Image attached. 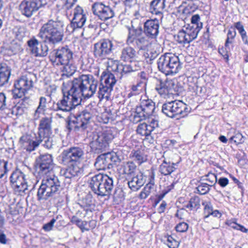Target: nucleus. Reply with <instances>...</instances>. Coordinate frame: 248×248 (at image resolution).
Wrapping results in <instances>:
<instances>
[{
  "mask_svg": "<svg viewBox=\"0 0 248 248\" xmlns=\"http://www.w3.org/2000/svg\"><path fill=\"white\" fill-rule=\"evenodd\" d=\"M157 67L159 70L166 75L175 74L182 68L178 57L170 53H166L159 57Z\"/></svg>",
  "mask_w": 248,
  "mask_h": 248,
  "instance_id": "nucleus-6",
  "label": "nucleus"
},
{
  "mask_svg": "<svg viewBox=\"0 0 248 248\" xmlns=\"http://www.w3.org/2000/svg\"><path fill=\"white\" fill-rule=\"evenodd\" d=\"M26 175L19 170L13 171L10 177V183L15 192L19 195L25 193L30 186L28 184Z\"/></svg>",
  "mask_w": 248,
  "mask_h": 248,
  "instance_id": "nucleus-15",
  "label": "nucleus"
},
{
  "mask_svg": "<svg viewBox=\"0 0 248 248\" xmlns=\"http://www.w3.org/2000/svg\"><path fill=\"white\" fill-rule=\"evenodd\" d=\"M92 9L93 14L103 21H106L114 16V13L112 9L109 6L105 5L102 2L94 3L92 5Z\"/></svg>",
  "mask_w": 248,
  "mask_h": 248,
  "instance_id": "nucleus-20",
  "label": "nucleus"
},
{
  "mask_svg": "<svg viewBox=\"0 0 248 248\" xmlns=\"http://www.w3.org/2000/svg\"><path fill=\"white\" fill-rule=\"evenodd\" d=\"M74 90L70 84L69 89H67V92L63 93L62 98L56 103L57 107L54 109L55 111L69 112L80 104L81 98L77 93L74 92Z\"/></svg>",
  "mask_w": 248,
  "mask_h": 248,
  "instance_id": "nucleus-9",
  "label": "nucleus"
},
{
  "mask_svg": "<svg viewBox=\"0 0 248 248\" xmlns=\"http://www.w3.org/2000/svg\"><path fill=\"white\" fill-rule=\"evenodd\" d=\"M155 109V103L150 99L142 100L137 106L134 114L131 116V121L138 123L151 115Z\"/></svg>",
  "mask_w": 248,
  "mask_h": 248,
  "instance_id": "nucleus-14",
  "label": "nucleus"
},
{
  "mask_svg": "<svg viewBox=\"0 0 248 248\" xmlns=\"http://www.w3.org/2000/svg\"><path fill=\"white\" fill-rule=\"evenodd\" d=\"M47 100L44 96H41L39 98V105L38 106L43 108L46 109Z\"/></svg>",
  "mask_w": 248,
  "mask_h": 248,
  "instance_id": "nucleus-62",
  "label": "nucleus"
},
{
  "mask_svg": "<svg viewBox=\"0 0 248 248\" xmlns=\"http://www.w3.org/2000/svg\"><path fill=\"white\" fill-rule=\"evenodd\" d=\"M146 123L147 125L151 127V131L152 132L155 128L158 126V120L153 118H150Z\"/></svg>",
  "mask_w": 248,
  "mask_h": 248,
  "instance_id": "nucleus-56",
  "label": "nucleus"
},
{
  "mask_svg": "<svg viewBox=\"0 0 248 248\" xmlns=\"http://www.w3.org/2000/svg\"><path fill=\"white\" fill-rule=\"evenodd\" d=\"M62 67L61 69L62 74L61 80L71 77L77 70V67L74 62V60L64 64H62Z\"/></svg>",
  "mask_w": 248,
  "mask_h": 248,
  "instance_id": "nucleus-31",
  "label": "nucleus"
},
{
  "mask_svg": "<svg viewBox=\"0 0 248 248\" xmlns=\"http://www.w3.org/2000/svg\"><path fill=\"white\" fill-rule=\"evenodd\" d=\"M52 119L50 117L42 118L39 122L38 128V136L43 137L45 135H49L52 131Z\"/></svg>",
  "mask_w": 248,
  "mask_h": 248,
  "instance_id": "nucleus-25",
  "label": "nucleus"
},
{
  "mask_svg": "<svg viewBox=\"0 0 248 248\" xmlns=\"http://www.w3.org/2000/svg\"><path fill=\"white\" fill-rule=\"evenodd\" d=\"M143 83L142 82H140L136 85H134L131 87L132 91L134 93V95L139 94L140 91L142 89L141 84Z\"/></svg>",
  "mask_w": 248,
  "mask_h": 248,
  "instance_id": "nucleus-57",
  "label": "nucleus"
},
{
  "mask_svg": "<svg viewBox=\"0 0 248 248\" xmlns=\"http://www.w3.org/2000/svg\"><path fill=\"white\" fill-rule=\"evenodd\" d=\"M92 118V114L87 110H83L75 116L68 123V128L70 130L78 131L84 130L88 126Z\"/></svg>",
  "mask_w": 248,
  "mask_h": 248,
  "instance_id": "nucleus-16",
  "label": "nucleus"
},
{
  "mask_svg": "<svg viewBox=\"0 0 248 248\" xmlns=\"http://www.w3.org/2000/svg\"><path fill=\"white\" fill-rule=\"evenodd\" d=\"M57 89V86L55 84L49 85L46 87V93L48 95L50 96L56 93Z\"/></svg>",
  "mask_w": 248,
  "mask_h": 248,
  "instance_id": "nucleus-61",
  "label": "nucleus"
},
{
  "mask_svg": "<svg viewBox=\"0 0 248 248\" xmlns=\"http://www.w3.org/2000/svg\"><path fill=\"white\" fill-rule=\"evenodd\" d=\"M70 84L80 98H90L95 93L98 81L91 75H81L75 78Z\"/></svg>",
  "mask_w": 248,
  "mask_h": 248,
  "instance_id": "nucleus-3",
  "label": "nucleus"
},
{
  "mask_svg": "<svg viewBox=\"0 0 248 248\" xmlns=\"http://www.w3.org/2000/svg\"><path fill=\"white\" fill-rule=\"evenodd\" d=\"M209 186H212L206 183H201L197 187L198 192L201 195L206 194L210 190Z\"/></svg>",
  "mask_w": 248,
  "mask_h": 248,
  "instance_id": "nucleus-48",
  "label": "nucleus"
},
{
  "mask_svg": "<svg viewBox=\"0 0 248 248\" xmlns=\"http://www.w3.org/2000/svg\"><path fill=\"white\" fill-rule=\"evenodd\" d=\"M137 132L141 136L147 137L150 135L152 131L151 127L147 125L146 123H143L138 125Z\"/></svg>",
  "mask_w": 248,
  "mask_h": 248,
  "instance_id": "nucleus-41",
  "label": "nucleus"
},
{
  "mask_svg": "<svg viewBox=\"0 0 248 248\" xmlns=\"http://www.w3.org/2000/svg\"><path fill=\"white\" fill-rule=\"evenodd\" d=\"M82 206L84 208V211L88 213L89 211L92 212L94 209L95 205L93 203L92 200H88L85 199L83 201Z\"/></svg>",
  "mask_w": 248,
  "mask_h": 248,
  "instance_id": "nucleus-47",
  "label": "nucleus"
},
{
  "mask_svg": "<svg viewBox=\"0 0 248 248\" xmlns=\"http://www.w3.org/2000/svg\"><path fill=\"white\" fill-rule=\"evenodd\" d=\"M137 57V53L131 46L124 47L121 51V59L124 62H131Z\"/></svg>",
  "mask_w": 248,
  "mask_h": 248,
  "instance_id": "nucleus-32",
  "label": "nucleus"
},
{
  "mask_svg": "<svg viewBox=\"0 0 248 248\" xmlns=\"http://www.w3.org/2000/svg\"><path fill=\"white\" fill-rule=\"evenodd\" d=\"M122 169L124 174L127 175L134 174L137 169V166L133 161L124 162L122 165Z\"/></svg>",
  "mask_w": 248,
  "mask_h": 248,
  "instance_id": "nucleus-36",
  "label": "nucleus"
},
{
  "mask_svg": "<svg viewBox=\"0 0 248 248\" xmlns=\"http://www.w3.org/2000/svg\"><path fill=\"white\" fill-rule=\"evenodd\" d=\"M46 111V109L38 106L33 113V119L34 120H38L41 117V115L42 114H44L45 113Z\"/></svg>",
  "mask_w": 248,
  "mask_h": 248,
  "instance_id": "nucleus-51",
  "label": "nucleus"
},
{
  "mask_svg": "<svg viewBox=\"0 0 248 248\" xmlns=\"http://www.w3.org/2000/svg\"><path fill=\"white\" fill-rule=\"evenodd\" d=\"M87 20L86 15L84 16H74L71 23L66 27L67 31L71 33L76 32L77 31H81V34L83 35V27L85 24Z\"/></svg>",
  "mask_w": 248,
  "mask_h": 248,
  "instance_id": "nucleus-23",
  "label": "nucleus"
},
{
  "mask_svg": "<svg viewBox=\"0 0 248 248\" xmlns=\"http://www.w3.org/2000/svg\"><path fill=\"white\" fill-rule=\"evenodd\" d=\"M202 204L204 206V219H205L210 216L213 210V206L211 203L207 201L203 202Z\"/></svg>",
  "mask_w": 248,
  "mask_h": 248,
  "instance_id": "nucleus-46",
  "label": "nucleus"
},
{
  "mask_svg": "<svg viewBox=\"0 0 248 248\" xmlns=\"http://www.w3.org/2000/svg\"><path fill=\"white\" fill-rule=\"evenodd\" d=\"M39 140H41V143L47 149L52 148L56 143L55 138L53 137H50L49 135H45L44 136H38Z\"/></svg>",
  "mask_w": 248,
  "mask_h": 248,
  "instance_id": "nucleus-38",
  "label": "nucleus"
},
{
  "mask_svg": "<svg viewBox=\"0 0 248 248\" xmlns=\"http://www.w3.org/2000/svg\"><path fill=\"white\" fill-rule=\"evenodd\" d=\"M20 142L24 149L31 152L34 150L41 143V140H39L38 136L36 137L35 140H33L29 136L24 135L20 138Z\"/></svg>",
  "mask_w": 248,
  "mask_h": 248,
  "instance_id": "nucleus-26",
  "label": "nucleus"
},
{
  "mask_svg": "<svg viewBox=\"0 0 248 248\" xmlns=\"http://www.w3.org/2000/svg\"><path fill=\"white\" fill-rule=\"evenodd\" d=\"M48 47L46 44H40L37 47L33 54L35 57H44L48 54Z\"/></svg>",
  "mask_w": 248,
  "mask_h": 248,
  "instance_id": "nucleus-40",
  "label": "nucleus"
},
{
  "mask_svg": "<svg viewBox=\"0 0 248 248\" xmlns=\"http://www.w3.org/2000/svg\"><path fill=\"white\" fill-rule=\"evenodd\" d=\"M83 9L81 7H80L79 6H76V7L75 8V9L74 10V16H78V15H80V16L85 15V14H83Z\"/></svg>",
  "mask_w": 248,
  "mask_h": 248,
  "instance_id": "nucleus-63",
  "label": "nucleus"
},
{
  "mask_svg": "<svg viewBox=\"0 0 248 248\" xmlns=\"http://www.w3.org/2000/svg\"><path fill=\"white\" fill-rule=\"evenodd\" d=\"M114 138L112 130L109 129L97 133L93 140L90 142V147L93 151L99 153L105 150L108 143Z\"/></svg>",
  "mask_w": 248,
  "mask_h": 248,
  "instance_id": "nucleus-13",
  "label": "nucleus"
},
{
  "mask_svg": "<svg viewBox=\"0 0 248 248\" xmlns=\"http://www.w3.org/2000/svg\"><path fill=\"white\" fill-rule=\"evenodd\" d=\"M146 182L145 176L140 171L133 176L127 183L128 187L133 191H137L143 186Z\"/></svg>",
  "mask_w": 248,
  "mask_h": 248,
  "instance_id": "nucleus-28",
  "label": "nucleus"
},
{
  "mask_svg": "<svg viewBox=\"0 0 248 248\" xmlns=\"http://www.w3.org/2000/svg\"><path fill=\"white\" fill-rule=\"evenodd\" d=\"M11 73V68L6 64L0 66V87L8 82Z\"/></svg>",
  "mask_w": 248,
  "mask_h": 248,
  "instance_id": "nucleus-34",
  "label": "nucleus"
},
{
  "mask_svg": "<svg viewBox=\"0 0 248 248\" xmlns=\"http://www.w3.org/2000/svg\"><path fill=\"white\" fill-rule=\"evenodd\" d=\"M179 160L177 162L175 163L173 161L169 160L167 161L165 159L159 167V171L161 174L164 175H167L171 174L176 169L174 167L177 164L180 162Z\"/></svg>",
  "mask_w": 248,
  "mask_h": 248,
  "instance_id": "nucleus-33",
  "label": "nucleus"
},
{
  "mask_svg": "<svg viewBox=\"0 0 248 248\" xmlns=\"http://www.w3.org/2000/svg\"><path fill=\"white\" fill-rule=\"evenodd\" d=\"M165 6V0H152L150 3L149 11L152 14L162 17Z\"/></svg>",
  "mask_w": 248,
  "mask_h": 248,
  "instance_id": "nucleus-30",
  "label": "nucleus"
},
{
  "mask_svg": "<svg viewBox=\"0 0 248 248\" xmlns=\"http://www.w3.org/2000/svg\"><path fill=\"white\" fill-rule=\"evenodd\" d=\"M155 172L152 170L149 173L148 183L140 194V199H145L152 192L155 190Z\"/></svg>",
  "mask_w": 248,
  "mask_h": 248,
  "instance_id": "nucleus-27",
  "label": "nucleus"
},
{
  "mask_svg": "<svg viewBox=\"0 0 248 248\" xmlns=\"http://www.w3.org/2000/svg\"><path fill=\"white\" fill-rule=\"evenodd\" d=\"M6 99L5 93H0V110H3L7 108Z\"/></svg>",
  "mask_w": 248,
  "mask_h": 248,
  "instance_id": "nucleus-55",
  "label": "nucleus"
},
{
  "mask_svg": "<svg viewBox=\"0 0 248 248\" xmlns=\"http://www.w3.org/2000/svg\"><path fill=\"white\" fill-rule=\"evenodd\" d=\"M39 44L40 43L39 41L34 37L28 41V46L29 47V50L32 54H33L37 47L39 46Z\"/></svg>",
  "mask_w": 248,
  "mask_h": 248,
  "instance_id": "nucleus-43",
  "label": "nucleus"
},
{
  "mask_svg": "<svg viewBox=\"0 0 248 248\" xmlns=\"http://www.w3.org/2000/svg\"><path fill=\"white\" fill-rule=\"evenodd\" d=\"M84 152L78 147H71L64 150L61 154V163L69 165L71 163H77L82 157Z\"/></svg>",
  "mask_w": 248,
  "mask_h": 248,
  "instance_id": "nucleus-17",
  "label": "nucleus"
},
{
  "mask_svg": "<svg viewBox=\"0 0 248 248\" xmlns=\"http://www.w3.org/2000/svg\"><path fill=\"white\" fill-rule=\"evenodd\" d=\"M56 221V219L54 218H53L50 222H48L47 223L45 224L43 227V229L46 232H48L51 231L54 226V223H55Z\"/></svg>",
  "mask_w": 248,
  "mask_h": 248,
  "instance_id": "nucleus-59",
  "label": "nucleus"
},
{
  "mask_svg": "<svg viewBox=\"0 0 248 248\" xmlns=\"http://www.w3.org/2000/svg\"><path fill=\"white\" fill-rule=\"evenodd\" d=\"M134 67L130 64H125V65H120V71H121L122 75L124 74H127L133 71Z\"/></svg>",
  "mask_w": 248,
  "mask_h": 248,
  "instance_id": "nucleus-53",
  "label": "nucleus"
},
{
  "mask_svg": "<svg viewBox=\"0 0 248 248\" xmlns=\"http://www.w3.org/2000/svg\"><path fill=\"white\" fill-rule=\"evenodd\" d=\"M175 228L177 232H184L188 230V225L184 222H180L176 226Z\"/></svg>",
  "mask_w": 248,
  "mask_h": 248,
  "instance_id": "nucleus-52",
  "label": "nucleus"
},
{
  "mask_svg": "<svg viewBox=\"0 0 248 248\" xmlns=\"http://www.w3.org/2000/svg\"><path fill=\"white\" fill-rule=\"evenodd\" d=\"M100 82L98 91V97L100 100L105 99L108 100L117 80L113 74L109 72L104 71L101 76Z\"/></svg>",
  "mask_w": 248,
  "mask_h": 248,
  "instance_id": "nucleus-10",
  "label": "nucleus"
},
{
  "mask_svg": "<svg viewBox=\"0 0 248 248\" xmlns=\"http://www.w3.org/2000/svg\"><path fill=\"white\" fill-rule=\"evenodd\" d=\"M9 170L8 162L0 159V178L3 177Z\"/></svg>",
  "mask_w": 248,
  "mask_h": 248,
  "instance_id": "nucleus-44",
  "label": "nucleus"
},
{
  "mask_svg": "<svg viewBox=\"0 0 248 248\" xmlns=\"http://www.w3.org/2000/svg\"><path fill=\"white\" fill-rule=\"evenodd\" d=\"M46 3L47 0H24L20 3L19 9L22 15L29 17Z\"/></svg>",
  "mask_w": 248,
  "mask_h": 248,
  "instance_id": "nucleus-19",
  "label": "nucleus"
},
{
  "mask_svg": "<svg viewBox=\"0 0 248 248\" xmlns=\"http://www.w3.org/2000/svg\"><path fill=\"white\" fill-rule=\"evenodd\" d=\"M202 28V23L199 15H193L191 24L185 25L174 35L175 40L181 44H188L197 38L198 33Z\"/></svg>",
  "mask_w": 248,
  "mask_h": 248,
  "instance_id": "nucleus-4",
  "label": "nucleus"
},
{
  "mask_svg": "<svg viewBox=\"0 0 248 248\" xmlns=\"http://www.w3.org/2000/svg\"><path fill=\"white\" fill-rule=\"evenodd\" d=\"M90 186L94 193L98 196L109 195L113 187V181L108 175L99 173L92 177Z\"/></svg>",
  "mask_w": 248,
  "mask_h": 248,
  "instance_id": "nucleus-5",
  "label": "nucleus"
},
{
  "mask_svg": "<svg viewBox=\"0 0 248 248\" xmlns=\"http://www.w3.org/2000/svg\"><path fill=\"white\" fill-rule=\"evenodd\" d=\"M159 23L156 18L148 19L143 23V32L149 38L155 39L159 33Z\"/></svg>",
  "mask_w": 248,
  "mask_h": 248,
  "instance_id": "nucleus-21",
  "label": "nucleus"
},
{
  "mask_svg": "<svg viewBox=\"0 0 248 248\" xmlns=\"http://www.w3.org/2000/svg\"><path fill=\"white\" fill-rule=\"evenodd\" d=\"M22 50L21 43L20 42H17L16 40H13L11 42L9 47L8 48L6 47L5 49L6 51H8L7 53H8V54L10 55L16 54L22 51Z\"/></svg>",
  "mask_w": 248,
  "mask_h": 248,
  "instance_id": "nucleus-37",
  "label": "nucleus"
},
{
  "mask_svg": "<svg viewBox=\"0 0 248 248\" xmlns=\"http://www.w3.org/2000/svg\"><path fill=\"white\" fill-rule=\"evenodd\" d=\"M120 65L118 64L117 61H113L112 60H108V69L114 72H119Z\"/></svg>",
  "mask_w": 248,
  "mask_h": 248,
  "instance_id": "nucleus-45",
  "label": "nucleus"
},
{
  "mask_svg": "<svg viewBox=\"0 0 248 248\" xmlns=\"http://www.w3.org/2000/svg\"><path fill=\"white\" fill-rule=\"evenodd\" d=\"M113 43L108 39H101L94 44L93 54L95 58L103 60L112 53Z\"/></svg>",
  "mask_w": 248,
  "mask_h": 248,
  "instance_id": "nucleus-18",
  "label": "nucleus"
},
{
  "mask_svg": "<svg viewBox=\"0 0 248 248\" xmlns=\"http://www.w3.org/2000/svg\"><path fill=\"white\" fill-rule=\"evenodd\" d=\"M87 214V213L84 210L83 211H78L73 217L83 219L86 217Z\"/></svg>",
  "mask_w": 248,
  "mask_h": 248,
  "instance_id": "nucleus-64",
  "label": "nucleus"
},
{
  "mask_svg": "<svg viewBox=\"0 0 248 248\" xmlns=\"http://www.w3.org/2000/svg\"><path fill=\"white\" fill-rule=\"evenodd\" d=\"M206 180L211 183L210 185L212 186L217 182V176L214 173H209L206 175Z\"/></svg>",
  "mask_w": 248,
  "mask_h": 248,
  "instance_id": "nucleus-60",
  "label": "nucleus"
},
{
  "mask_svg": "<svg viewBox=\"0 0 248 248\" xmlns=\"http://www.w3.org/2000/svg\"><path fill=\"white\" fill-rule=\"evenodd\" d=\"M131 28H128V34L126 39V44L131 45L141 49L146 45L147 41L145 37L143 36V29L140 20L137 18L132 22Z\"/></svg>",
  "mask_w": 248,
  "mask_h": 248,
  "instance_id": "nucleus-7",
  "label": "nucleus"
},
{
  "mask_svg": "<svg viewBox=\"0 0 248 248\" xmlns=\"http://www.w3.org/2000/svg\"><path fill=\"white\" fill-rule=\"evenodd\" d=\"M232 139H234L235 142L241 143L245 141L246 138L242 135L241 133H237L235 136L232 138Z\"/></svg>",
  "mask_w": 248,
  "mask_h": 248,
  "instance_id": "nucleus-58",
  "label": "nucleus"
},
{
  "mask_svg": "<svg viewBox=\"0 0 248 248\" xmlns=\"http://www.w3.org/2000/svg\"><path fill=\"white\" fill-rule=\"evenodd\" d=\"M112 155L110 153L103 154L96 159L94 166L96 170H105L112 167Z\"/></svg>",
  "mask_w": 248,
  "mask_h": 248,
  "instance_id": "nucleus-24",
  "label": "nucleus"
},
{
  "mask_svg": "<svg viewBox=\"0 0 248 248\" xmlns=\"http://www.w3.org/2000/svg\"><path fill=\"white\" fill-rule=\"evenodd\" d=\"M176 86L171 80H167L165 81H158L156 84L155 90L162 96L164 97L168 94H174L175 93Z\"/></svg>",
  "mask_w": 248,
  "mask_h": 248,
  "instance_id": "nucleus-22",
  "label": "nucleus"
},
{
  "mask_svg": "<svg viewBox=\"0 0 248 248\" xmlns=\"http://www.w3.org/2000/svg\"><path fill=\"white\" fill-rule=\"evenodd\" d=\"M36 170L40 175H46L37 192L39 201L55 197L61 189V182L53 173L54 167L52 156L50 154L41 155L36 159Z\"/></svg>",
  "mask_w": 248,
  "mask_h": 248,
  "instance_id": "nucleus-1",
  "label": "nucleus"
},
{
  "mask_svg": "<svg viewBox=\"0 0 248 248\" xmlns=\"http://www.w3.org/2000/svg\"><path fill=\"white\" fill-rule=\"evenodd\" d=\"M166 244L170 248H178L179 242L175 240L171 236L168 237Z\"/></svg>",
  "mask_w": 248,
  "mask_h": 248,
  "instance_id": "nucleus-50",
  "label": "nucleus"
},
{
  "mask_svg": "<svg viewBox=\"0 0 248 248\" xmlns=\"http://www.w3.org/2000/svg\"><path fill=\"white\" fill-rule=\"evenodd\" d=\"M64 23L60 20H49L40 28L37 36L45 44L56 45L64 37Z\"/></svg>",
  "mask_w": 248,
  "mask_h": 248,
  "instance_id": "nucleus-2",
  "label": "nucleus"
},
{
  "mask_svg": "<svg viewBox=\"0 0 248 248\" xmlns=\"http://www.w3.org/2000/svg\"><path fill=\"white\" fill-rule=\"evenodd\" d=\"M23 108L19 105H16L11 109V113L14 115H21L23 113Z\"/></svg>",
  "mask_w": 248,
  "mask_h": 248,
  "instance_id": "nucleus-54",
  "label": "nucleus"
},
{
  "mask_svg": "<svg viewBox=\"0 0 248 248\" xmlns=\"http://www.w3.org/2000/svg\"><path fill=\"white\" fill-rule=\"evenodd\" d=\"M184 206L190 211L197 210L200 207V199L198 196L192 197L188 202L184 205Z\"/></svg>",
  "mask_w": 248,
  "mask_h": 248,
  "instance_id": "nucleus-39",
  "label": "nucleus"
},
{
  "mask_svg": "<svg viewBox=\"0 0 248 248\" xmlns=\"http://www.w3.org/2000/svg\"><path fill=\"white\" fill-rule=\"evenodd\" d=\"M70 221L72 224L76 225L79 227L82 232L84 231H88V229L85 228V226L87 224V221L83 220L82 219L79 218H76L75 217H72Z\"/></svg>",
  "mask_w": 248,
  "mask_h": 248,
  "instance_id": "nucleus-42",
  "label": "nucleus"
},
{
  "mask_svg": "<svg viewBox=\"0 0 248 248\" xmlns=\"http://www.w3.org/2000/svg\"><path fill=\"white\" fill-rule=\"evenodd\" d=\"M162 112L167 116L174 118L177 116L184 117L189 111L187 105L180 100H174L164 103L162 107Z\"/></svg>",
  "mask_w": 248,
  "mask_h": 248,
  "instance_id": "nucleus-11",
  "label": "nucleus"
},
{
  "mask_svg": "<svg viewBox=\"0 0 248 248\" xmlns=\"http://www.w3.org/2000/svg\"><path fill=\"white\" fill-rule=\"evenodd\" d=\"M236 34V31L233 30V31L229 30L227 33V38L226 40L225 46L226 48L229 46L230 44L232 43V40L235 37Z\"/></svg>",
  "mask_w": 248,
  "mask_h": 248,
  "instance_id": "nucleus-49",
  "label": "nucleus"
},
{
  "mask_svg": "<svg viewBox=\"0 0 248 248\" xmlns=\"http://www.w3.org/2000/svg\"><path fill=\"white\" fill-rule=\"evenodd\" d=\"M67 169L61 170L60 173L66 178L71 179L73 177L78 176L82 172L81 169L79 167L77 163H71Z\"/></svg>",
  "mask_w": 248,
  "mask_h": 248,
  "instance_id": "nucleus-29",
  "label": "nucleus"
},
{
  "mask_svg": "<svg viewBox=\"0 0 248 248\" xmlns=\"http://www.w3.org/2000/svg\"><path fill=\"white\" fill-rule=\"evenodd\" d=\"M74 54L68 46H60L50 52L49 58L54 66H60L74 60Z\"/></svg>",
  "mask_w": 248,
  "mask_h": 248,
  "instance_id": "nucleus-12",
  "label": "nucleus"
},
{
  "mask_svg": "<svg viewBox=\"0 0 248 248\" xmlns=\"http://www.w3.org/2000/svg\"><path fill=\"white\" fill-rule=\"evenodd\" d=\"M37 81L36 75L32 72H27L16 80L13 90V96L15 99L23 97L27 92L33 87Z\"/></svg>",
  "mask_w": 248,
  "mask_h": 248,
  "instance_id": "nucleus-8",
  "label": "nucleus"
},
{
  "mask_svg": "<svg viewBox=\"0 0 248 248\" xmlns=\"http://www.w3.org/2000/svg\"><path fill=\"white\" fill-rule=\"evenodd\" d=\"M130 156L137 163L140 165L142 163L147 161V156L143 151L136 150L132 151Z\"/></svg>",
  "mask_w": 248,
  "mask_h": 248,
  "instance_id": "nucleus-35",
  "label": "nucleus"
}]
</instances>
